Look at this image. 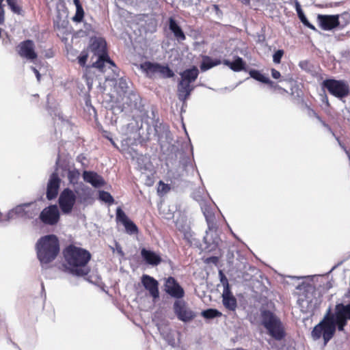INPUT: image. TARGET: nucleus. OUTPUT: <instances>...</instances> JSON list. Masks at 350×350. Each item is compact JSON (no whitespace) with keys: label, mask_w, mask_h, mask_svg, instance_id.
Here are the masks:
<instances>
[{"label":"nucleus","mask_w":350,"mask_h":350,"mask_svg":"<svg viewBox=\"0 0 350 350\" xmlns=\"http://www.w3.org/2000/svg\"><path fill=\"white\" fill-rule=\"evenodd\" d=\"M204 215L206 218L208 230L206 231V235L204 237V242L208 245H217L219 239L217 234V224L215 222V215L209 208H204Z\"/></svg>","instance_id":"obj_8"},{"label":"nucleus","mask_w":350,"mask_h":350,"mask_svg":"<svg viewBox=\"0 0 350 350\" xmlns=\"http://www.w3.org/2000/svg\"><path fill=\"white\" fill-rule=\"evenodd\" d=\"M31 69L33 71V72L35 73L36 76V78L38 79V81H39L40 80V72H38V70L35 68L34 67H31Z\"/></svg>","instance_id":"obj_45"},{"label":"nucleus","mask_w":350,"mask_h":350,"mask_svg":"<svg viewBox=\"0 0 350 350\" xmlns=\"http://www.w3.org/2000/svg\"><path fill=\"white\" fill-rule=\"evenodd\" d=\"M284 54V51L282 49H279L275 52L273 55V61L275 64H280L281 62V59Z\"/></svg>","instance_id":"obj_41"},{"label":"nucleus","mask_w":350,"mask_h":350,"mask_svg":"<svg viewBox=\"0 0 350 350\" xmlns=\"http://www.w3.org/2000/svg\"><path fill=\"white\" fill-rule=\"evenodd\" d=\"M318 21L324 30H330L339 25L337 15H319Z\"/></svg>","instance_id":"obj_18"},{"label":"nucleus","mask_w":350,"mask_h":350,"mask_svg":"<svg viewBox=\"0 0 350 350\" xmlns=\"http://www.w3.org/2000/svg\"><path fill=\"white\" fill-rule=\"evenodd\" d=\"M129 81L124 78H120L118 80L114 87L118 96L117 98H121L127 94L129 91L132 90L129 85Z\"/></svg>","instance_id":"obj_24"},{"label":"nucleus","mask_w":350,"mask_h":350,"mask_svg":"<svg viewBox=\"0 0 350 350\" xmlns=\"http://www.w3.org/2000/svg\"><path fill=\"white\" fill-rule=\"evenodd\" d=\"M142 69L149 77H159L167 79L174 77V73L167 65L146 62L141 65Z\"/></svg>","instance_id":"obj_7"},{"label":"nucleus","mask_w":350,"mask_h":350,"mask_svg":"<svg viewBox=\"0 0 350 350\" xmlns=\"http://www.w3.org/2000/svg\"><path fill=\"white\" fill-rule=\"evenodd\" d=\"M176 227L183 234L184 239L189 243H192L194 238L190 227L187 225L180 224L178 222H176Z\"/></svg>","instance_id":"obj_30"},{"label":"nucleus","mask_w":350,"mask_h":350,"mask_svg":"<svg viewBox=\"0 0 350 350\" xmlns=\"http://www.w3.org/2000/svg\"><path fill=\"white\" fill-rule=\"evenodd\" d=\"M36 214V206L33 203H25L16 206L8 214V219H12L14 215L23 218H31Z\"/></svg>","instance_id":"obj_11"},{"label":"nucleus","mask_w":350,"mask_h":350,"mask_svg":"<svg viewBox=\"0 0 350 350\" xmlns=\"http://www.w3.org/2000/svg\"><path fill=\"white\" fill-rule=\"evenodd\" d=\"M126 233L129 234H134L138 232L137 226L131 220H128L123 224Z\"/></svg>","instance_id":"obj_34"},{"label":"nucleus","mask_w":350,"mask_h":350,"mask_svg":"<svg viewBox=\"0 0 350 350\" xmlns=\"http://www.w3.org/2000/svg\"><path fill=\"white\" fill-rule=\"evenodd\" d=\"M141 255L148 265L157 266L161 262V258L159 254L145 248L142 250Z\"/></svg>","instance_id":"obj_21"},{"label":"nucleus","mask_w":350,"mask_h":350,"mask_svg":"<svg viewBox=\"0 0 350 350\" xmlns=\"http://www.w3.org/2000/svg\"><path fill=\"white\" fill-rule=\"evenodd\" d=\"M90 68H91V67H90V66H87V67H86V69H85V77H86V79H87V80H88V81H89V79H90V77L88 76V71H89V70H90Z\"/></svg>","instance_id":"obj_46"},{"label":"nucleus","mask_w":350,"mask_h":350,"mask_svg":"<svg viewBox=\"0 0 350 350\" xmlns=\"http://www.w3.org/2000/svg\"><path fill=\"white\" fill-rule=\"evenodd\" d=\"M349 296H350V292H349L345 295V297H349Z\"/></svg>","instance_id":"obj_50"},{"label":"nucleus","mask_w":350,"mask_h":350,"mask_svg":"<svg viewBox=\"0 0 350 350\" xmlns=\"http://www.w3.org/2000/svg\"><path fill=\"white\" fill-rule=\"evenodd\" d=\"M261 324L267 332L276 340H281L285 336L284 327L280 319L269 310L261 312Z\"/></svg>","instance_id":"obj_6"},{"label":"nucleus","mask_w":350,"mask_h":350,"mask_svg":"<svg viewBox=\"0 0 350 350\" xmlns=\"http://www.w3.org/2000/svg\"><path fill=\"white\" fill-rule=\"evenodd\" d=\"M18 54L21 57L29 60H33L37 58L35 52V45L32 40H27L22 42L18 46Z\"/></svg>","instance_id":"obj_16"},{"label":"nucleus","mask_w":350,"mask_h":350,"mask_svg":"<svg viewBox=\"0 0 350 350\" xmlns=\"http://www.w3.org/2000/svg\"><path fill=\"white\" fill-rule=\"evenodd\" d=\"M1 216H2V215H1V213H0V217H1ZM2 221V219H1V218H0V221Z\"/></svg>","instance_id":"obj_51"},{"label":"nucleus","mask_w":350,"mask_h":350,"mask_svg":"<svg viewBox=\"0 0 350 350\" xmlns=\"http://www.w3.org/2000/svg\"><path fill=\"white\" fill-rule=\"evenodd\" d=\"M297 304H299L301 310L303 312H309L313 309L312 299L308 295H299V299L297 300Z\"/></svg>","instance_id":"obj_28"},{"label":"nucleus","mask_w":350,"mask_h":350,"mask_svg":"<svg viewBox=\"0 0 350 350\" xmlns=\"http://www.w3.org/2000/svg\"><path fill=\"white\" fill-rule=\"evenodd\" d=\"M202 315L206 319H213L220 317L221 313L215 309H208L202 311Z\"/></svg>","instance_id":"obj_35"},{"label":"nucleus","mask_w":350,"mask_h":350,"mask_svg":"<svg viewBox=\"0 0 350 350\" xmlns=\"http://www.w3.org/2000/svg\"><path fill=\"white\" fill-rule=\"evenodd\" d=\"M60 184V179L56 173H53L49 180L46 189V198L53 200L56 198Z\"/></svg>","instance_id":"obj_17"},{"label":"nucleus","mask_w":350,"mask_h":350,"mask_svg":"<svg viewBox=\"0 0 350 350\" xmlns=\"http://www.w3.org/2000/svg\"><path fill=\"white\" fill-rule=\"evenodd\" d=\"M41 221L49 225H54L59 219V212L56 205L49 206L42 210L40 215Z\"/></svg>","instance_id":"obj_13"},{"label":"nucleus","mask_w":350,"mask_h":350,"mask_svg":"<svg viewBox=\"0 0 350 350\" xmlns=\"http://www.w3.org/2000/svg\"><path fill=\"white\" fill-rule=\"evenodd\" d=\"M198 74L199 71L197 67L193 66L191 68L187 69L180 74L181 77L180 81L191 84L198 78Z\"/></svg>","instance_id":"obj_23"},{"label":"nucleus","mask_w":350,"mask_h":350,"mask_svg":"<svg viewBox=\"0 0 350 350\" xmlns=\"http://www.w3.org/2000/svg\"><path fill=\"white\" fill-rule=\"evenodd\" d=\"M223 64L228 66L234 72H239L245 70V63L241 57H236L235 59L232 62L228 59H224Z\"/></svg>","instance_id":"obj_25"},{"label":"nucleus","mask_w":350,"mask_h":350,"mask_svg":"<svg viewBox=\"0 0 350 350\" xmlns=\"http://www.w3.org/2000/svg\"><path fill=\"white\" fill-rule=\"evenodd\" d=\"M249 73L250 77L256 81L265 84H268L270 88L273 89L278 88V85L274 82L271 81L267 77L262 74L260 71L256 70H251Z\"/></svg>","instance_id":"obj_26"},{"label":"nucleus","mask_w":350,"mask_h":350,"mask_svg":"<svg viewBox=\"0 0 350 350\" xmlns=\"http://www.w3.org/2000/svg\"><path fill=\"white\" fill-rule=\"evenodd\" d=\"M6 1L8 6L14 13L17 14H21V7L18 4L17 0H7Z\"/></svg>","instance_id":"obj_36"},{"label":"nucleus","mask_w":350,"mask_h":350,"mask_svg":"<svg viewBox=\"0 0 350 350\" xmlns=\"http://www.w3.org/2000/svg\"><path fill=\"white\" fill-rule=\"evenodd\" d=\"M88 59V54L86 53H82L79 57V64L84 67Z\"/></svg>","instance_id":"obj_42"},{"label":"nucleus","mask_w":350,"mask_h":350,"mask_svg":"<svg viewBox=\"0 0 350 350\" xmlns=\"http://www.w3.org/2000/svg\"><path fill=\"white\" fill-rule=\"evenodd\" d=\"M323 125L325 127L327 128L329 130H331V129H330V128H329V126L327 124H325V122H323Z\"/></svg>","instance_id":"obj_49"},{"label":"nucleus","mask_w":350,"mask_h":350,"mask_svg":"<svg viewBox=\"0 0 350 350\" xmlns=\"http://www.w3.org/2000/svg\"><path fill=\"white\" fill-rule=\"evenodd\" d=\"M340 144V146L345 150V151L346 152L347 156L349 157V158H350V155H349V152L345 149V148L339 142Z\"/></svg>","instance_id":"obj_48"},{"label":"nucleus","mask_w":350,"mask_h":350,"mask_svg":"<svg viewBox=\"0 0 350 350\" xmlns=\"http://www.w3.org/2000/svg\"><path fill=\"white\" fill-rule=\"evenodd\" d=\"M116 248H117L118 252L119 254H120L121 255H123V252L122 251V248L120 247L119 245L116 244Z\"/></svg>","instance_id":"obj_47"},{"label":"nucleus","mask_w":350,"mask_h":350,"mask_svg":"<svg viewBox=\"0 0 350 350\" xmlns=\"http://www.w3.org/2000/svg\"><path fill=\"white\" fill-rule=\"evenodd\" d=\"M271 76L273 79H278L280 77L281 75L279 71L276 70L274 68L271 69Z\"/></svg>","instance_id":"obj_43"},{"label":"nucleus","mask_w":350,"mask_h":350,"mask_svg":"<svg viewBox=\"0 0 350 350\" xmlns=\"http://www.w3.org/2000/svg\"><path fill=\"white\" fill-rule=\"evenodd\" d=\"M106 43L101 38H96L92 41L90 46V50L93 53L92 60L95 57L96 60L92 63V68H96L102 72H105L107 69H111L115 72L116 65L111 61L105 51Z\"/></svg>","instance_id":"obj_4"},{"label":"nucleus","mask_w":350,"mask_h":350,"mask_svg":"<svg viewBox=\"0 0 350 350\" xmlns=\"http://www.w3.org/2000/svg\"><path fill=\"white\" fill-rule=\"evenodd\" d=\"M141 281L145 289L149 292L150 295L154 300L159 297V282L157 280L148 275H143Z\"/></svg>","instance_id":"obj_15"},{"label":"nucleus","mask_w":350,"mask_h":350,"mask_svg":"<svg viewBox=\"0 0 350 350\" xmlns=\"http://www.w3.org/2000/svg\"><path fill=\"white\" fill-rule=\"evenodd\" d=\"M193 88L194 87L191 84L183 81H180L178 84L177 93L178 99L183 102H185V100L189 97Z\"/></svg>","instance_id":"obj_20"},{"label":"nucleus","mask_w":350,"mask_h":350,"mask_svg":"<svg viewBox=\"0 0 350 350\" xmlns=\"http://www.w3.org/2000/svg\"><path fill=\"white\" fill-rule=\"evenodd\" d=\"M67 176L70 183L75 185V184H77L80 176V173L77 170L75 169L69 170Z\"/></svg>","instance_id":"obj_33"},{"label":"nucleus","mask_w":350,"mask_h":350,"mask_svg":"<svg viewBox=\"0 0 350 350\" xmlns=\"http://www.w3.org/2000/svg\"><path fill=\"white\" fill-rule=\"evenodd\" d=\"M165 291L171 297L180 299L185 295L184 289L173 277H169L165 281Z\"/></svg>","instance_id":"obj_12"},{"label":"nucleus","mask_w":350,"mask_h":350,"mask_svg":"<svg viewBox=\"0 0 350 350\" xmlns=\"http://www.w3.org/2000/svg\"><path fill=\"white\" fill-rule=\"evenodd\" d=\"M237 350H245V349H237Z\"/></svg>","instance_id":"obj_52"},{"label":"nucleus","mask_w":350,"mask_h":350,"mask_svg":"<svg viewBox=\"0 0 350 350\" xmlns=\"http://www.w3.org/2000/svg\"><path fill=\"white\" fill-rule=\"evenodd\" d=\"M173 309L177 318L181 321L189 322L196 317L195 312L187 306L183 300H176L173 305Z\"/></svg>","instance_id":"obj_10"},{"label":"nucleus","mask_w":350,"mask_h":350,"mask_svg":"<svg viewBox=\"0 0 350 350\" xmlns=\"http://www.w3.org/2000/svg\"><path fill=\"white\" fill-rule=\"evenodd\" d=\"M3 1V0H0V23H3L4 21V12L1 6V3Z\"/></svg>","instance_id":"obj_44"},{"label":"nucleus","mask_w":350,"mask_h":350,"mask_svg":"<svg viewBox=\"0 0 350 350\" xmlns=\"http://www.w3.org/2000/svg\"><path fill=\"white\" fill-rule=\"evenodd\" d=\"M323 85L331 94L340 98L347 96L349 92L348 83L342 80L327 79L323 81Z\"/></svg>","instance_id":"obj_9"},{"label":"nucleus","mask_w":350,"mask_h":350,"mask_svg":"<svg viewBox=\"0 0 350 350\" xmlns=\"http://www.w3.org/2000/svg\"><path fill=\"white\" fill-rule=\"evenodd\" d=\"M83 178L85 182L91 184L95 188L101 187L105 183L102 176L92 171H84Z\"/></svg>","instance_id":"obj_19"},{"label":"nucleus","mask_w":350,"mask_h":350,"mask_svg":"<svg viewBox=\"0 0 350 350\" xmlns=\"http://www.w3.org/2000/svg\"><path fill=\"white\" fill-rule=\"evenodd\" d=\"M350 320V302L345 303L337 301L334 312L331 308L327 310L323 320L312 329L311 336L314 340L323 337L324 345L334 336L337 327L340 332H343L347 321Z\"/></svg>","instance_id":"obj_1"},{"label":"nucleus","mask_w":350,"mask_h":350,"mask_svg":"<svg viewBox=\"0 0 350 350\" xmlns=\"http://www.w3.org/2000/svg\"><path fill=\"white\" fill-rule=\"evenodd\" d=\"M170 189V187L168 185L163 183L162 181H160L159 183V186L157 188V192L159 195H164L167 193Z\"/></svg>","instance_id":"obj_39"},{"label":"nucleus","mask_w":350,"mask_h":350,"mask_svg":"<svg viewBox=\"0 0 350 350\" xmlns=\"http://www.w3.org/2000/svg\"><path fill=\"white\" fill-rule=\"evenodd\" d=\"M67 269L73 275L83 276L87 275L90 269L88 262L90 260V252L83 248L70 245L64 252Z\"/></svg>","instance_id":"obj_2"},{"label":"nucleus","mask_w":350,"mask_h":350,"mask_svg":"<svg viewBox=\"0 0 350 350\" xmlns=\"http://www.w3.org/2000/svg\"><path fill=\"white\" fill-rule=\"evenodd\" d=\"M169 28L178 41H183L186 39L182 29L172 18L169 19Z\"/></svg>","instance_id":"obj_27"},{"label":"nucleus","mask_w":350,"mask_h":350,"mask_svg":"<svg viewBox=\"0 0 350 350\" xmlns=\"http://www.w3.org/2000/svg\"><path fill=\"white\" fill-rule=\"evenodd\" d=\"M296 11L297 12L300 21L302 22L304 25H305L306 26L312 29H315L314 27L312 25H311L307 20L306 16L304 15V12L301 10L300 5L298 3H296Z\"/></svg>","instance_id":"obj_32"},{"label":"nucleus","mask_w":350,"mask_h":350,"mask_svg":"<svg viewBox=\"0 0 350 350\" xmlns=\"http://www.w3.org/2000/svg\"><path fill=\"white\" fill-rule=\"evenodd\" d=\"M116 99L118 103L122 104L123 107H129L131 109L137 108L141 100L139 94L133 90L129 91L127 94L121 98H117Z\"/></svg>","instance_id":"obj_14"},{"label":"nucleus","mask_w":350,"mask_h":350,"mask_svg":"<svg viewBox=\"0 0 350 350\" xmlns=\"http://www.w3.org/2000/svg\"><path fill=\"white\" fill-rule=\"evenodd\" d=\"M37 257L42 265L53 261L59 252V240L55 235H46L39 239L36 244Z\"/></svg>","instance_id":"obj_3"},{"label":"nucleus","mask_w":350,"mask_h":350,"mask_svg":"<svg viewBox=\"0 0 350 350\" xmlns=\"http://www.w3.org/2000/svg\"><path fill=\"white\" fill-rule=\"evenodd\" d=\"M99 199L108 204H112L114 201L112 196L109 192L105 191H99Z\"/></svg>","instance_id":"obj_37"},{"label":"nucleus","mask_w":350,"mask_h":350,"mask_svg":"<svg viewBox=\"0 0 350 350\" xmlns=\"http://www.w3.org/2000/svg\"><path fill=\"white\" fill-rule=\"evenodd\" d=\"M73 3L76 7V13L72 17L73 21L81 22L84 16V11L79 0H73Z\"/></svg>","instance_id":"obj_31"},{"label":"nucleus","mask_w":350,"mask_h":350,"mask_svg":"<svg viewBox=\"0 0 350 350\" xmlns=\"http://www.w3.org/2000/svg\"><path fill=\"white\" fill-rule=\"evenodd\" d=\"M221 64V61L219 59H214L208 56H203L202 61L200 65V69L202 71H206L214 66H218Z\"/></svg>","instance_id":"obj_29"},{"label":"nucleus","mask_w":350,"mask_h":350,"mask_svg":"<svg viewBox=\"0 0 350 350\" xmlns=\"http://www.w3.org/2000/svg\"><path fill=\"white\" fill-rule=\"evenodd\" d=\"M116 218L122 224L130 219L120 208L116 210Z\"/></svg>","instance_id":"obj_38"},{"label":"nucleus","mask_w":350,"mask_h":350,"mask_svg":"<svg viewBox=\"0 0 350 350\" xmlns=\"http://www.w3.org/2000/svg\"><path fill=\"white\" fill-rule=\"evenodd\" d=\"M219 278H220V282H221V284L223 285L224 290H229V289H230V285H229V283H228V280L227 278L226 277V275L223 273V272L221 271H219Z\"/></svg>","instance_id":"obj_40"},{"label":"nucleus","mask_w":350,"mask_h":350,"mask_svg":"<svg viewBox=\"0 0 350 350\" xmlns=\"http://www.w3.org/2000/svg\"><path fill=\"white\" fill-rule=\"evenodd\" d=\"M79 188L83 192V195L79 193L77 188L75 189V192L66 188L60 193L58 201L59 207L64 213L68 214L72 211L77 199L76 193L78 194L79 202L81 203L88 199V195L85 193L88 190V187L83 183H81L79 184Z\"/></svg>","instance_id":"obj_5"},{"label":"nucleus","mask_w":350,"mask_h":350,"mask_svg":"<svg viewBox=\"0 0 350 350\" xmlns=\"http://www.w3.org/2000/svg\"><path fill=\"white\" fill-rule=\"evenodd\" d=\"M222 302L225 308L229 310L234 311L237 308V299L232 295L230 289L223 290Z\"/></svg>","instance_id":"obj_22"}]
</instances>
